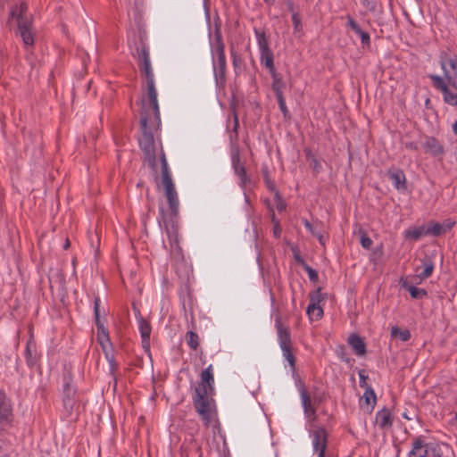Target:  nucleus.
Here are the masks:
<instances>
[{
  "mask_svg": "<svg viewBox=\"0 0 457 457\" xmlns=\"http://www.w3.org/2000/svg\"><path fill=\"white\" fill-rule=\"evenodd\" d=\"M142 110L140 112V129H141V138L139 139V145L141 150L145 154L148 162L151 166L155 165V149H154V134L148 126V120H150L149 110L145 105V98L141 99Z\"/></svg>",
  "mask_w": 457,
  "mask_h": 457,
  "instance_id": "1",
  "label": "nucleus"
},
{
  "mask_svg": "<svg viewBox=\"0 0 457 457\" xmlns=\"http://www.w3.org/2000/svg\"><path fill=\"white\" fill-rule=\"evenodd\" d=\"M28 5L22 2L20 5H14L10 11V19L17 21V32L22 38L26 47L33 46L34 32L32 29V18L28 15Z\"/></svg>",
  "mask_w": 457,
  "mask_h": 457,
  "instance_id": "2",
  "label": "nucleus"
},
{
  "mask_svg": "<svg viewBox=\"0 0 457 457\" xmlns=\"http://www.w3.org/2000/svg\"><path fill=\"white\" fill-rule=\"evenodd\" d=\"M192 401L194 408L200 415L204 426L209 427L212 422V405L207 390L204 388H195Z\"/></svg>",
  "mask_w": 457,
  "mask_h": 457,
  "instance_id": "3",
  "label": "nucleus"
},
{
  "mask_svg": "<svg viewBox=\"0 0 457 457\" xmlns=\"http://www.w3.org/2000/svg\"><path fill=\"white\" fill-rule=\"evenodd\" d=\"M275 326L278 332V340L279 346L283 352V356L288 361L291 369L295 370V357L293 353V344L291 340V333L287 327L282 325L280 319L277 318Z\"/></svg>",
  "mask_w": 457,
  "mask_h": 457,
  "instance_id": "4",
  "label": "nucleus"
},
{
  "mask_svg": "<svg viewBox=\"0 0 457 457\" xmlns=\"http://www.w3.org/2000/svg\"><path fill=\"white\" fill-rule=\"evenodd\" d=\"M62 403L66 411L71 414L76 405V388L72 385L71 373L67 371L63 374Z\"/></svg>",
  "mask_w": 457,
  "mask_h": 457,
  "instance_id": "5",
  "label": "nucleus"
},
{
  "mask_svg": "<svg viewBox=\"0 0 457 457\" xmlns=\"http://www.w3.org/2000/svg\"><path fill=\"white\" fill-rule=\"evenodd\" d=\"M440 65L448 84L457 90V60L448 57L446 53H442Z\"/></svg>",
  "mask_w": 457,
  "mask_h": 457,
  "instance_id": "6",
  "label": "nucleus"
},
{
  "mask_svg": "<svg viewBox=\"0 0 457 457\" xmlns=\"http://www.w3.org/2000/svg\"><path fill=\"white\" fill-rule=\"evenodd\" d=\"M137 53L142 76L145 80L154 79L147 46L145 44H141L140 46L137 47Z\"/></svg>",
  "mask_w": 457,
  "mask_h": 457,
  "instance_id": "7",
  "label": "nucleus"
},
{
  "mask_svg": "<svg viewBox=\"0 0 457 457\" xmlns=\"http://www.w3.org/2000/svg\"><path fill=\"white\" fill-rule=\"evenodd\" d=\"M100 298L98 296L95 297L94 300V313H95V322L97 329V341L101 345L102 348H105V343H110V337L107 328L104 327V323L100 319Z\"/></svg>",
  "mask_w": 457,
  "mask_h": 457,
  "instance_id": "8",
  "label": "nucleus"
},
{
  "mask_svg": "<svg viewBox=\"0 0 457 457\" xmlns=\"http://www.w3.org/2000/svg\"><path fill=\"white\" fill-rule=\"evenodd\" d=\"M428 78L433 82V86L442 92L445 102L450 105L457 106V94L449 89L445 79L435 74L428 75Z\"/></svg>",
  "mask_w": 457,
  "mask_h": 457,
  "instance_id": "9",
  "label": "nucleus"
},
{
  "mask_svg": "<svg viewBox=\"0 0 457 457\" xmlns=\"http://www.w3.org/2000/svg\"><path fill=\"white\" fill-rule=\"evenodd\" d=\"M134 309L136 311V318L137 319V321H138V328H139V332H140L141 338H142L143 348L146 352H149L150 351V335L152 332V326L149 321H147L146 320H145L142 317L141 312L138 309H136L135 307H134Z\"/></svg>",
  "mask_w": 457,
  "mask_h": 457,
  "instance_id": "10",
  "label": "nucleus"
},
{
  "mask_svg": "<svg viewBox=\"0 0 457 457\" xmlns=\"http://www.w3.org/2000/svg\"><path fill=\"white\" fill-rule=\"evenodd\" d=\"M146 83V97L149 106L152 108L155 121L161 122L160 110L157 100V90L154 84V79L145 80Z\"/></svg>",
  "mask_w": 457,
  "mask_h": 457,
  "instance_id": "11",
  "label": "nucleus"
},
{
  "mask_svg": "<svg viewBox=\"0 0 457 457\" xmlns=\"http://www.w3.org/2000/svg\"><path fill=\"white\" fill-rule=\"evenodd\" d=\"M213 75L216 86L219 88H223L226 85L227 78V61L226 58L213 59L212 60Z\"/></svg>",
  "mask_w": 457,
  "mask_h": 457,
  "instance_id": "12",
  "label": "nucleus"
},
{
  "mask_svg": "<svg viewBox=\"0 0 457 457\" xmlns=\"http://www.w3.org/2000/svg\"><path fill=\"white\" fill-rule=\"evenodd\" d=\"M321 288L318 287L316 290L309 294L310 303L307 307V313L312 316L314 312V309H317L316 320L321 319L323 316V310L320 306V303L326 299V294L320 293Z\"/></svg>",
  "mask_w": 457,
  "mask_h": 457,
  "instance_id": "13",
  "label": "nucleus"
},
{
  "mask_svg": "<svg viewBox=\"0 0 457 457\" xmlns=\"http://www.w3.org/2000/svg\"><path fill=\"white\" fill-rule=\"evenodd\" d=\"M211 52L212 60L226 58L225 55V44L223 42L222 34L219 26L215 27L213 40H211Z\"/></svg>",
  "mask_w": 457,
  "mask_h": 457,
  "instance_id": "14",
  "label": "nucleus"
},
{
  "mask_svg": "<svg viewBox=\"0 0 457 457\" xmlns=\"http://www.w3.org/2000/svg\"><path fill=\"white\" fill-rule=\"evenodd\" d=\"M328 434L323 428H318L313 432V447L319 453L318 457H323L327 448Z\"/></svg>",
  "mask_w": 457,
  "mask_h": 457,
  "instance_id": "15",
  "label": "nucleus"
},
{
  "mask_svg": "<svg viewBox=\"0 0 457 457\" xmlns=\"http://www.w3.org/2000/svg\"><path fill=\"white\" fill-rule=\"evenodd\" d=\"M408 457H429L427 443L422 436H416L413 439Z\"/></svg>",
  "mask_w": 457,
  "mask_h": 457,
  "instance_id": "16",
  "label": "nucleus"
},
{
  "mask_svg": "<svg viewBox=\"0 0 457 457\" xmlns=\"http://www.w3.org/2000/svg\"><path fill=\"white\" fill-rule=\"evenodd\" d=\"M347 23L346 25L361 37V47L363 49L370 48V37L366 31H363L359 24L353 20L351 15H346Z\"/></svg>",
  "mask_w": 457,
  "mask_h": 457,
  "instance_id": "17",
  "label": "nucleus"
},
{
  "mask_svg": "<svg viewBox=\"0 0 457 457\" xmlns=\"http://www.w3.org/2000/svg\"><path fill=\"white\" fill-rule=\"evenodd\" d=\"M386 175L397 190H405L407 188L406 178L403 170L391 168L387 170Z\"/></svg>",
  "mask_w": 457,
  "mask_h": 457,
  "instance_id": "18",
  "label": "nucleus"
},
{
  "mask_svg": "<svg viewBox=\"0 0 457 457\" xmlns=\"http://www.w3.org/2000/svg\"><path fill=\"white\" fill-rule=\"evenodd\" d=\"M48 279L51 290L57 286L61 291H65V275L61 269H51Z\"/></svg>",
  "mask_w": 457,
  "mask_h": 457,
  "instance_id": "19",
  "label": "nucleus"
},
{
  "mask_svg": "<svg viewBox=\"0 0 457 457\" xmlns=\"http://www.w3.org/2000/svg\"><path fill=\"white\" fill-rule=\"evenodd\" d=\"M422 145L425 153L433 156L442 155L445 153L444 146L434 137H427Z\"/></svg>",
  "mask_w": 457,
  "mask_h": 457,
  "instance_id": "20",
  "label": "nucleus"
},
{
  "mask_svg": "<svg viewBox=\"0 0 457 457\" xmlns=\"http://www.w3.org/2000/svg\"><path fill=\"white\" fill-rule=\"evenodd\" d=\"M394 421V417L390 411V410L386 407H384L380 411H378L376 414V423L381 429H388L392 427Z\"/></svg>",
  "mask_w": 457,
  "mask_h": 457,
  "instance_id": "21",
  "label": "nucleus"
},
{
  "mask_svg": "<svg viewBox=\"0 0 457 457\" xmlns=\"http://www.w3.org/2000/svg\"><path fill=\"white\" fill-rule=\"evenodd\" d=\"M232 166L235 173L240 178L241 183L245 185L250 181L246 174V170L240 161V156L237 152L234 153L231 156Z\"/></svg>",
  "mask_w": 457,
  "mask_h": 457,
  "instance_id": "22",
  "label": "nucleus"
},
{
  "mask_svg": "<svg viewBox=\"0 0 457 457\" xmlns=\"http://www.w3.org/2000/svg\"><path fill=\"white\" fill-rule=\"evenodd\" d=\"M348 344L358 356L365 355L367 353L364 339L358 334H351L348 337Z\"/></svg>",
  "mask_w": 457,
  "mask_h": 457,
  "instance_id": "23",
  "label": "nucleus"
},
{
  "mask_svg": "<svg viewBox=\"0 0 457 457\" xmlns=\"http://www.w3.org/2000/svg\"><path fill=\"white\" fill-rule=\"evenodd\" d=\"M214 384V378L212 374V366L209 365L205 370L201 372V381L195 388L212 389Z\"/></svg>",
  "mask_w": 457,
  "mask_h": 457,
  "instance_id": "24",
  "label": "nucleus"
},
{
  "mask_svg": "<svg viewBox=\"0 0 457 457\" xmlns=\"http://www.w3.org/2000/svg\"><path fill=\"white\" fill-rule=\"evenodd\" d=\"M300 393H301V398H302L303 411H304L306 417L311 420H314L316 418V410L312 405V400H311V397H310L308 392L306 391V389L304 387H303L301 389Z\"/></svg>",
  "mask_w": 457,
  "mask_h": 457,
  "instance_id": "25",
  "label": "nucleus"
},
{
  "mask_svg": "<svg viewBox=\"0 0 457 457\" xmlns=\"http://www.w3.org/2000/svg\"><path fill=\"white\" fill-rule=\"evenodd\" d=\"M25 358L28 366L33 367L37 361V355L36 350V343L29 339L27 342L26 349H25Z\"/></svg>",
  "mask_w": 457,
  "mask_h": 457,
  "instance_id": "26",
  "label": "nucleus"
},
{
  "mask_svg": "<svg viewBox=\"0 0 457 457\" xmlns=\"http://www.w3.org/2000/svg\"><path fill=\"white\" fill-rule=\"evenodd\" d=\"M272 77V85L271 87L275 92L276 97L284 96L283 89L286 87V84L282 79V76L274 71L273 72H270Z\"/></svg>",
  "mask_w": 457,
  "mask_h": 457,
  "instance_id": "27",
  "label": "nucleus"
},
{
  "mask_svg": "<svg viewBox=\"0 0 457 457\" xmlns=\"http://www.w3.org/2000/svg\"><path fill=\"white\" fill-rule=\"evenodd\" d=\"M401 285L410 293L411 298L413 299H423L428 295L427 290L411 285L407 281H403Z\"/></svg>",
  "mask_w": 457,
  "mask_h": 457,
  "instance_id": "28",
  "label": "nucleus"
},
{
  "mask_svg": "<svg viewBox=\"0 0 457 457\" xmlns=\"http://www.w3.org/2000/svg\"><path fill=\"white\" fill-rule=\"evenodd\" d=\"M428 235L427 232V228L425 226H420L413 228H409L405 230V238L417 241L420 237Z\"/></svg>",
  "mask_w": 457,
  "mask_h": 457,
  "instance_id": "29",
  "label": "nucleus"
},
{
  "mask_svg": "<svg viewBox=\"0 0 457 457\" xmlns=\"http://www.w3.org/2000/svg\"><path fill=\"white\" fill-rule=\"evenodd\" d=\"M360 402L361 403H364L367 405H370V411H373L377 403V396L372 387H367V389H365Z\"/></svg>",
  "mask_w": 457,
  "mask_h": 457,
  "instance_id": "30",
  "label": "nucleus"
},
{
  "mask_svg": "<svg viewBox=\"0 0 457 457\" xmlns=\"http://www.w3.org/2000/svg\"><path fill=\"white\" fill-rule=\"evenodd\" d=\"M261 54V62L265 65V67L269 70V72H273L275 70L274 66V56L273 53L270 49L266 51L260 52Z\"/></svg>",
  "mask_w": 457,
  "mask_h": 457,
  "instance_id": "31",
  "label": "nucleus"
},
{
  "mask_svg": "<svg viewBox=\"0 0 457 457\" xmlns=\"http://www.w3.org/2000/svg\"><path fill=\"white\" fill-rule=\"evenodd\" d=\"M422 262L424 270L421 273L417 275V278L420 279V281L430 277L434 270V262L428 257H426Z\"/></svg>",
  "mask_w": 457,
  "mask_h": 457,
  "instance_id": "32",
  "label": "nucleus"
},
{
  "mask_svg": "<svg viewBox=\"0 0 457 457\" xmlns=\"http://www.w3.org/2000/svg\"><path fill=\"white\" fill-rule=\"evenodd\" d=\"M254 33L256 36L260 52L270 49L269 46V41L266 37L265 31L254 29Z\"/></svg>",
  "mask_w": 457,
  "mask_h": 457,
  "instance_id": "33",
  "label": "nucleus"
},
{
  "mask_svg": "<svg viewBox=\"0 0 457 457\" xmlns=\"http://www.w3.org/2000/svg\"><path fill=\"white\" fill-rule=\"evenodd\" d=\"M391 337L399 338L403 342H407L410 340L411 335V331L407 328L402 329L399 327H393L391 328Z\"/></svg>",
  "mask_w": 457,
  "mask_h": 457,
  "instance_id": "34",
  "label": "nucleus"
},
{
  "mask_svg": "<svg viewBox=\"0 0 457 457\" xmlns=\"http://www.w3.org/2000/svg\"><path fill=\"white\" fill-rule=\"evenodd\" d=\"M11 414V404L6 401L5 396L0 397V422L7 420Z\"/></svg>",
  "mask_w": 457,
  "mask_h": 457,
  "instance_id": "35",
  "label": "nucleus"
},
{
  "mask_svg": "<svg viewBox=\"0 0 457 457\" xmlns=\"http://www.w3.org/2000/svg\"><path fill=\"white\" fill-rule=\"evenodd\" d=\"M230 54L232 58V64L234 67V71L236 74H237L241 71V67L243 64V59L240 54L235 51L234 46H230Z\"/></svg>",
  "mask_w": 457,
  "mask_h": 457,
  "instance_id": "36",
  "label": "nucleus"
},
{
  "mask_svg": "<svg viewBox=\"0 0 457 457\" xmlns=\"http://www.w3.org/2000/svg\"><path fill=\"white\" fill-rule=\"evenodd\" d=\"M186 340H187V343L188 345V346L193 349V350H196L199 346V337L198 335L192 331V330H189L186 333Z\"/></svg>",
  "mask_w": 457,
  "mask_h": 457,
  "instance_id": "37",
  "label": "nucleus"
},
{
  "mask_svg": "<svg viewBox=\"0 0 457 457\" xmlns=\"http://www.w3.org/2000/svg\"><path fill=\"white\" fill-rule=\"evenodd\" d=\"M427 232L428 235H432L434 237H439L443 234H445V229L443 228V226L439 222H433L427 227Z\"/></svg>",
  "mask_w": 457,
  "mask_h": 457,
  "instance_id": "38",
  "label": "nucleus"
},
{
  "mask_svg": "<svg viewBox=\"0 0 457 457\" xmlns=\"http://www.w3.org/2000/svg\"><path fill=\"white\" fill-rule=\"evenodd\" d=\"M262 178H263V180H264V183L267 187V188L270 191V192H273V193H276L277 190V187H276V185L275 183L270 179V174H269V170L267 167H263L262 169Z\"/></svg>",
  "mask_w": 457,
  "mask_h": 457,
  "instance_id": "39",
  "label": "nucleus"
},
{
  "mask_svg": "<svg viewBox=\"0 0 457 457\" xmlns=\"http://www.w3.org/2000/svg\"><path fill=\"white\" fill-rule=\"evenodd\" d=\"M427 448L428 450L429 455L431 454L434 457H441L442 456V449L439 444L436 443H427Z\"/></svg>",
  "mask_w": 457,
  "mask_h": 457,
  "instance_id": "40",
  "label": "nucleus"
},
{
  "mask_svg": "<svg viewBox=\"0 0 457 457\" xmlns=\"http://www.w3.org/2000/svg\"><path fill=\"white\" fill-rule=\"evenodd\" d=\"M168 204H169V208L170 210L171 214L173 216H177L179 213V205L178 196L174 197V198L168 199Z\"/></svg>",
  "mask_w": 457,
  "mask_h": 457,
  "instance_id": "41",
  "label": "nucleus"
},
{
  "mask_svg": "<svg viewBox=\"0 0 457 457\" xmlns=\"http://www.w3.org/2000/svg\"><path fill=\"white\" fill-rule=\"evenodd\" d=\"M303 269L307 272L308 274V277L310 278V280L312 282H317L318 279H319V275H318V272L317 270H315L314 269H312L311 266H309L308 264H304V266L303 267Z\"/></svg>",
  "mask_w": 457,
  "mask_h": 457,
  "instance_id": "42",
  "label": "nucleus"
},
{
  "mask_svg": "<svg viewBox=\"0 0 457 457\" xmlns=\"http://www.w3.org/2000/svg\"><path fill=\"white\" fill-rule=\"evenodd\" d=\"M337 356L345 362L350 363L351 358L349 357L348 353H346V349L345 345H340L337 349Z\"/></svg>",
  "mask_w": 457,
  "mask_h": 457,
  "instance_id": "43",
  "label": "nucleus"
},
{
  "mask_svg": "<svg viewBox=\"0 0 457 457\" xmlns=\"http://www.w3.org/2000/svg\"><path fill=\"white\" fill-rule=\"evenodd\" d=\"M359 378H360V386L367 389V387H371L368 383L367 379L369 378L368 375H366L365 370H361L359 371Z\"/></svg>",
  "mask_w": 457,
  "mask_h": 457,
  "instance_id": "44",
  "label": "nucleus"
},
{
  "mask_svg": "<svg viewBox=\"0 0 457 457\" xmlns=\"http://www.w3.org/2000/svg\"><path fill=\"white\" fill-rule=\"evenodd\" d=\"M373 241L370 238V237L366 233H362L361 236V245L365 249H370Z\"/></svg>",
  "mask_w": 457,
  "mask_h": 457,
  "instance_id": "45",
  "label": "nucleus"
},
{
  "mask_svg": "<svg viewBox=\"0 0 457 457\" xmlns=\"http://www.w3.org/2000/svg\"><path fill=\"white\" fill-rule=\"evenodd\" d=\"M162 184L164 189L174 187L171 174L162 175Z\"/></svg>",
  "mask_w": 457,
  "mask_h": 457,
  "instance_id": "46",
  "label": "nucleus"
},
{
  "mask_svg": "<svg viewBox=\"0 0 457 457\" xmlns=\"http://www.w3.org/2000/svg\"><path fill=\"white\" fill-rule=\"evenodd\" d=\"M276 98H277V101H278V106H279V109H280L281 112L283 113L284 117L287 118V116L288 114V109H287V107L286 105L285 97L284 96H278Z\"/></svg>",
  "mask_w": 457,
  "mask_h": 457,
  "instance_id": "47",
  "label": "nucleus"
},
{
  "mask_svg": "<svg viewBox=\"0 0 457 457\" xmlns=\"http://www.w3.org/2000/svg\"><path fill=\"white\" fill-rule=\"evenodd\" d=\"M275 194V201H276V207L278 211H283L286 209V204L284 203L282 197L279 195L278 191H276Z\"/></svg>",
  "mask_w": 457,
  "mask_h": 457,
  "instance_id": "48",
  "label": "nucleus"
},
{
  "mask_svg": "<svg viewBox=\"0 0 457 457\" xmlns=\"http://www.w3.org/2000/svg\"><path fill=\"white\" fill-rule=\"evenodd\" d=\"M441 224L443 226V228L445 229V233H447L455 226L456 222L452 219H446Z\"/></svg>",
  "mask_w": 457,
  "mask_h": 457,
  "instance_id": "49",
  "label": "nucleus"
},
{
  "mask_svg": "<svg viewBox=\"0 0 457 457\" xmlns=\"http://www.w3.org/2000/svg\"><path fill=\"white\" fill-rule=\"evenodd\" d=\"M109 365H110V374L112 376V378L114 379V385H116L115 372L118 370V363L116 362V361L114 359L112 361L110 360Z\"/></svg>",
  "mask_w": 457,
  "mask_h": 457,
  "instance_id": "50",
  "label": "nucleus"
},
{
  "mask_svg": "<svg viewBox=\"0 0 457 457\" xmlns=\"http://www.w3.org/2000/svg\"><path fill=\"white\" fill-rule=\"evenodd\" d=\"M310 166L316 173H319L321 170V165L316 157H313L312 160L310 161Z\"/></svg>",
  "mask_w": 457,
  "mask_h": 457,
  "instance_id": "51",
  "label": "nucleus"
},
{
  "mask_svg": "<svg viewBox=\"0 0 457 457\" xmlns=\"http://www.w3.org/2000/svg\"><path fill=\"white\" fill-rule=\"evenodd\" d=\"M160 214H161V218L164 223V228H165V230L167 232V235L169 237V238L171 240V237H173V234L170 232V230L169 229L168 226H167V223H166V220H165V213H164V209L162 207L160 208Z\"/></svg>",
  "mask_w": 457,
  "mask_h": 457,
  "instance_id": "52",
  "label": "nucleus"
},
{
  "mask_svg": "<svg viewBox=\"0 0 457 457\" xmlns=\"http://www.w3.org/2000/svg\"><path fill=\"white\" fill-rule=\"evenodd\" d=\"M292 21L294 24L295 30H299L301 27V19L297 12H294V15H292Z\"/></svg>",
  "mask_w": 457,
  "mask_h": 457,
  "instance_id": "53",
  "label": "nucleus"
},
{
  "mask_svg": "<svg viewBox=\"0 0 457 457\" xmlns=\"http://www.w3.org/2000/svg\"><path fill=\"white\" fill-rule=\"evenodd\" d=\"M361 4L370 12H374L376 10L375 2L370 0H361Z\"/></svg>",
  "mask_w": 457,
  "mask_h": 457,
  "instance_id": "54",
  "label": "nucleus"
},
{
  "mask_svg": "<svg viewBox=\"0 0 457 457\" xmlns=\"http://www.w3.org/2000/svg\"><path fill=\"white\" fill-rule=\"evenodd\" d=\"M164 190H165V195L167 197V200L178 196L176 189H175V186L172 187L166 188Z\"/></svg>",
  "mask_w": 457,
  "mask_h": 457,
  "instance_id": "55",
  "label": "nucleus"
},
{
  "mask_svg": "<svg viewBox=\"0 0 457 457\" xmlns=\"http://www.w3.org/2000/svg\"><path fill=\"white\" fill-rule=\"evenodd\" d=\"M304 227L312 234V236L316 235L318 232L315 227L306 219L303 220Z\"/></svg>",
  "mask_w": 457,
  "mask_h": 457,
  "instance_id": "56",
  "label": "nucleus"
},
{
  "mask_svg": "<svg viewBox=\"0 0 457 457\" xmlns=\"http://www.w3.org/2000/svg\"><path fill=\"white\" fill-rule=\"evenodd\" d=\"M285 4L287 7V10L294 15V12H296L295 10V4L293 0H285Z\"/></svg>",
  "mask_w": 457,
  "mask_h": 457,
  "instance_id": "57",
  "label": "nucleus"
},
{
  "mask_svg": "<svg viewBox=\"0 0 457 457\" xmlns=\"http://www.w3.org/2000/svg\"><path fill=\"white\" fill-rule=\"evenodd\" d=\"M295 260L302 267H303L304 264H307L299 253H295Z\"/></svg>",
  "mask_w": 457,
  "mask_h": 457,
  "instance_id": "58",
  "label": "nucleus"
},
{
  "mask_svg": "<svg viewBox=\"0 0 457 457\" xmlns=\"http://www.w3.org/2000/svg\"><path fill=\"white\" fill-rule=\"evenodd\" d=\"M161 168H162V175L170 174L168 162H164L163 164H162Z\"/></svg>",
  "mask_w": 457,
  "mask_h": 457,
  "instance_id": "59",
  "label": "nucleus"
},
{
  "mask_svg": "<svg viewBox=\"0 0 457 457\" xmlns=\"http://www.w3.org/2000/svg\"><path fill=\"white\" fill-rule=\"evenodd\" d=\"M405 147L410 150H418V145L415 142H407L405 143Z\"/></svg>",
  "mask_w": 457,
  "mask_h": 457,
  "instance_id": "60",
  "label": "nucleus"
},
{
  "mask_svg": "<svg viewBox=\"0 0 457 457\" xmlns=\"http://www.w3.org/2000/svg\"><path fill=\"white\" fill-rule=\"evenodd\" d=\"M239 127V121H238V118H237V114L236 112H234V126H233V130L237 133V129Z\"/></svg>",
  "mask_w": 457,
  "mask_h": 457,
  "instance_id": "61",
  "label": "nucleus"
},
{
  "mask_svg": "<svg viewBox=\"0 0 457 457\" xmlns=\"http://www.w3.org/2000/svg\"><path fill=\"white\" fill-rule=\"evenodd\" d=\"M304 154L308 161H312L313 157H316L310 149H304Z\"/></svg>",
  "mask_w": 457,
  "mask_h": 457,
  "instance_id": "62",
  "label": "nucleus"
},
{
  "mask_svg": "<svg viewBox=\"0 0 457 457\" xmlns=\"http://www.w3.org/2000/svg\"><path fill=\"white\" fill-rule=\"evenodd\" d=\"M281 234V228L278 224L274 227V235L276 237H279Z\"/></svg>",
  "mask_w": 457,
  "mask_h": 457,
  "instance_id": "63",
  "label": "nucleus"
},
{
  "mask_svg": "<svg viewBox=\"0 0 457 457\" xmlns=\"http://www.w3.org/2000/svg\"><path fill=\"white\" fill-rule=\"evenodd\" d=\"M314 237H316L319 240V242L321 244V245H324L325 242H324V237L320 233V232H317L316 235H314Z\"/></svg>",
  "mask_w": 457,
  "mask_h": 457,
  "instance_id": "64",
  "label": "nucleus"
}]
</instances>
